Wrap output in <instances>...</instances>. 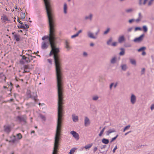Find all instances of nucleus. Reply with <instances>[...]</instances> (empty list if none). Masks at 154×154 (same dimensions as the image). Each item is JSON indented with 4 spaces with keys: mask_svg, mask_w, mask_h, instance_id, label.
Instances as JSON below:
<instances>
[{
    "mask_svg": "<svg viewBox=\"0 0 154 154\" xmlns=\"http://www.w3.org/2000/svg\"><path fill=\"white\" fill-rule=\"evenodd\" d=\"M43 1L48 18L50 33L49 37L45 36L42 37V39L43 40L47 39V42H49L50 44L52 49L50 55L53 54L55 65L58 98H63V90L61 71V60L59 54L60 51L58 48L56 47L54 42L56 38L55 33V25L54 22L53 11L50 0H43Z\"/></svg>",
    "mask_w": 154,
    "mask_h": 154,
    "instance_id": "nucleus-1",
    "label": "nucleus"
},
{
    "mask_svg": "<svg viewBox=\"0 0 154 154\" xmlns=\"http://www.w3.org/2000/svg\"><path fill=\"white\" fill-rule=\"evenodd\" d=\"M26 55H28L29 56L28 57H25L24 56H22V59L20 61V63L22 64H23L24 63V62L23 61V60H25V62L26 63H29L31 61V60L33 59L32 57L35 58V57H33L31 55L30 56L29 54H26Z\"/></svg>",
    "mask_w": 154,
    "mask_h": 154,
    "instance_id": "nucleus-2",
    "label": "nucleus"
},
{
    "mask_svg": "<svg viewBox=\"0 0 154 154\" xmlns=\"http://www.w3.org/2000/svg\"><path fill=\"white\" fill-rule=\"evenodd\" d=\"M70 41L68 39L65 40V48L68 51L72 49V47L70 45Z\"/></svg>",
    "mask_w": 154,
    "mask_h": 154,
    "instance_id": "nucleus-3",
    "label": "nucleus"
},
{
    "mask_svg": "<svg viewBox=\"0 0 154 154\" xmlns=\"http://www.w3.org/2000/svg\"><path fill=\"white\" fill-rule=\"evenodd\" d=\"M130 102L132 104H134L136 102L137 98L136 96L134 94H131L130 97Z\"/></svg>",
    "mask_w": 154,
    "mask_h": 154,
    "instance_id": "nucleus-4",
    "label": "nucleus"
},
{
    "mask_svg": "<svg viewBox=\"0 0 154 154\" xmlns=\"http://www.w3.org/2000/svg\"><path fill=\"white\" fill-rule=\"evenodd\" d=\"M1 20L2 23H6L7 22H10V20L8 18V17L5 15H3L1 17Z\"/></svg>",
    "mask_w": 154,
    "mask_h": 154,
    "instance_id": "nucleus-5",
    "label": "nucleus"
},
{
    "mask_svg": "<svg viewBox=\"0 0 154 154\" xmlns=\"http://www.w3.org/2000/svg\"><path fill=\"white\" fill-rule=\"evenodd\" d=\"M32 67H31L29 65H25L24 66V72H29L30 70L32 68V66L31 65Z\"/></svg>",
    "mask_w": 154,
    "mask_h": 154,
    "instance_id": "nucleus-6",
    "label": "nucleus"
},
{
    "mask_svg": "<svg viewBox=\"0 0 154 154\" xmlns=\"http://www.w3.org/2000/svg\"><path fill=\"white\" fill-rule=\"evenodd\" d=\"M70 133L76 140H78L79 139V134L75 131H71Z\"/></svg>",
    "mask_w": 154,
    "mask_h": 154,
    "instance_id": "nucleus-7",
    "label": "nucleus"
},
{
    "mask_svg": "<svg viewBox=\"0 0 154 154\" xmlns=\"http://www.w3.org/2000/svg\"><path fill=\"white\" fill-rule=\"evenodd\" d=\"M87 35L88 37L95 39L97 38L96 36H94V34L91 31H88L87 32Z\"/></svg>",
    "mask_w": 154,
    "mask_h": 154,
    "instance_id": "nucleus-8",
    "label": "nucleus"
},
{
    "mask_svg": "<svg viewBox=\"0 0 154 154\" xmlns=\"http://www.w3.org/2000/svg\"><path fill=\"white\" fill-rule=\"evenodd\" d=\"M144 36V34L141 35L140 37L135 38L134 39V41L135 42H141L143 40Z\"/></svg>",
    "mask_w": 154,
    "mask_h": 154,
    "instance_id": "nucleus-9",
    "label": "nucleus"
},
{
    "mask_svg": "<svg viewBox=\"0 0 154 154\" xmlns=\"http://www.w3.org/2000/svg\"><path fill=\"white\" fill-rule=\"evenodd\" d=\"M90 124V121L89 119L87 117H85V118L84 125L85 126H89Z\"/></svg>",
    "mask_w": 154,
    "mask_h": 154,
    "instance_id": "nucleus-10",
    "label": "nucleus"
},
{
    "mask_svg": "<svg viewBox=\"0 0 154 154\" xmlns=\"http://www.w3.org/2000/svg\"><path fill=\"white\" fill-rule=\"evenodd\" d=\"M125 38L123 35L120 36L118 38V42L119 43H122L125 41Z\"/></svg>",
    "mask_w": 154,
    "mask_h": 154,
    "instance_id": "nucleus-11",
    "label": "nucleus"
},
{
    "mask_svg": "<svg viewBox=\"0 0 154 154\" xmlns=\"http://www.w3.org/2000/svg\"><path fill=\"white\" fill-rule=\"evenodd\" d=\"M26 93L28 97L29 98H32L35 100H36V98L37 97V95L36 94L35 96H32L31 94V92L29 90H28Z\"/></svg>",
    "mask_w": 154,
    "mask_h": 154,
    "instance_id": "nucleus-12",
    "label": "nucleus"
},
{
    "mask_svg": "<svg viewBox=\"0 0 154 154\" xmlns=\"http://www.w3.org/2000/svg\"><path fill=\"white\" fill-rule=\"evenodd\" d=\"M112 38L110 39L107 42V44L109 45H110L112 46H116V42H113L112 43Z\"/></svg>",
    "mask_w": 154,
    "mask_h": 154,
    "instance_id": "nucleus-13",
    "label": "nucleus"
},
{
    "mask_svg": "<svg viewBox=\"0 0 154 154\" xmlns=\"http://www.w3.org/2000/svg\"><path fill=\"white\" fill-rule=\"evenodd\" d=\"M72 120L74 122H77L79 120L78 116L74 114H73L72 115Z\"/></svg>",
    "mask_w": 154,
    "mask_h": 154,
    "instance_id": "nucleus-14",
    "label": "nucleus"
},
{
    "mask_svg": "<svg viewBox=\"0 0 154 154\" xmlns=\"http://www.w3.org/2000/svg\"><path fill=\"white\" fill-rule=\"evenodd\" d=\"M49 42H44L42 43V49H45L48 46V44Z\"/></svg>",
    "mask_w": 154,
    "mask_h": 154,
    "instance_id": "nucleus-15",
    "label": "nucleus"
},
{
    "mask_svg": "<svg viewBox=\"0 0 154 154\" xmlns=\"http://www.w3.org/2000/svg\"><path fill=\"white\" fill-rule=\"evenodd\" d=\"M68 7L66 3H64L63 5V12L65 14H66L67 13Z\"/></svg>",
    "mask_w": 154,
    "mask_h": 154,
    "instance_id": "nucleus-16",
    "label": "nucleus"
},
{
    "mask_svg": "<svg viewBox=\"0 0 154 154\" xmlns=\"http://www.w3.org/2000/svg\"><path fill=\"white\" fill-rule=\"evenodd\" d=\"M93 17V15L91 14H90L89 15L85 16V20H92Z\"/></svg>",
    "mask_w": 154,
    "mask_h": 154,
    "instance_id": "nucleus-17",
    "label": "nucleus"
},
{
    "mask_svg": "<svg viewBox=\"0 0 154 154\" xmlns=\"http://www.w3.org/2000/svg\"><path fill=\"white\" fill-rule=\"evenodd\" d=\"M147 2H148V0H139V4L140 5H145Z\"/></svg>",
    "mask_w": 154,
    "mask_h": 154,
    "instance_id": "nucleus-18",
    "label": "nucleus"
},
{
    "mask_svg": "<svg viewBox=\"0 0 154 154\" xmlns=\"http://www.w3.org/2000/svg\"><path fill=\"white\" fill-rule=\"evenodd\" d=\"M11 130V127L9 126H5L4 127V131L7 133H9Z\"/></svg>",
    "mask_w": 154,
    "mask_h": 154,
    "instance_id": "nucleus-19",
    "label": "nucleus"
},
{
    "mask_svg": "<svg viewBox=\"0 0 154 154\" xmlns=\"http://www.w3.org/2000/svg\"><path fill=\"white\" fill-rule=\"evenodd\" d=\"M138 18L136 19L135 20V22L137 23H138L140 22L142 18V16L141 15V14L140 13H139L138 14Z\"/></svg>",
    "mask_w": 154,
    "mask_h": 154,
    "instance_id": "nucleus-20",
    "label": "nucleus"
},
{
    "mask_svg": "<svg viewBox=\"0 0 154 154\" xmlns=\"http://www.w3.org/2000/svg\"><path fill=\"white\" fill-rule=\"evenodd\" d=\"M14 38L17 41H19L20 40V36L17 34H14Z\"/></svg>",
    "mask_w": 154,
    "mask_h": 154,
    "instance_id": "nucleus-21",
    "label": "nucleus"
},
{
    "mask_svg": "<svg viewBox=\"0 0 154 154\" xmlns=\"http://www.w3.org/2000/svg\"><path fill=\"white\" fill-rule=\"evenodd\" d=\"M115 131V130L114 129H109L106 132V135H109L110 134L114 132Z\"/></svg>",
    "mask_w": 154,
    "mask_h": 154,
    "instance_id": "nucleus-22",
    "label": "nucleus"
},
{
    "mask_svg": "<svg viewBox=\"0 0 154 154\" xmlns=\"http://www.w3.org/2000/svg\"><path fill=\"white\" fill-rule=\"evenodd\" d=\"M130 63L133 65L136 66V62L135 60L133 59H130Z\"/></svg>",
    "mask_w": 154,
    "mask_h": 154,
    "instance_id": "nucleus-23",
    "label": "nucleus"
},
{
    "mask_svg": "<svg viewBox=\"0 0 154 154\" xmlns=\"http://www.w3.org/2000/svg\"><path fill=\"white\" fill-rule=\"evenodd\" d=\"M134 11V9L132 8H128L125 10V12L127 13H130Z\"/></svg>",
    "mask_w": 154,
    "mask_h": 154,
    "instance_id": "nucleus-24",
    "label": "nucleus"
},
{
    "mask_svg": "<svg viewBox=\"0 0 154 154\" xmlns=\"http://www.w3.org/2000/svg\"><path fill=\"white\" fill-rule=\"evenodd\" d=\"M92 146V144L91 143L85 146L83 148H85L86 149H89Z\"/></svg>",
    "mask_w": 154,
    "mask_h": 154,
    "instance_id": "nucleus-25",
    "label": "nucleus"
},
{
    "mask_svg": "<svg viewBox=\"0 0 154 154\" xmlns=\"http://www.w3.org/2000/svg\"><path fill=\"white\" fill-rule=\"evenodd\" d=\"M102 142L105 144H107L109 142V140L107 139L103 138L102 140Z\"/></svg>",
    "mask_w": 154,
    "mask_h": 154,
    "instance_id": "nucleus-26",
    "label": "nucleus"
},
{
    "mask_svg": "<svg viewBox=\"0 0 154 154\" xmlns=\"http://www.w3.org/2000/svg\"><path fill=\"white\" fill-rule=\"evenodd\" d=\"M21 18L22 19H24L25 17V14L24 12H22L20 14Z\"/></svg>",
    "mask_w": 154,
    "mask_h": 154,
    "instance_id": "nucleus-27",
    "label": "nucleus"
},
{
    "mask_svg": "<svg viewBox=\"0 0 154 154\" xmlns=\"http://www.w3.org/2000/svg\"><path fill=\"white\" fill-rule=\"evenodd\" d=\"M76 149V148H73L71 149L70 151V152H69L68 154H73L75 152V150Z\"/></svg>",
    "mask_w": 154,
    "mask_h": 154,
    "instance_id": "nucleus-28",
    "label": "nucleus"
},
{
    "mask_svg": "<svg viewBox=\"0 0 154 154\" xmlns=\"http://www.w3.org/2000/svg\"><path fill=\"white\" fill-rule=\"evenodd\" d=\"M116 63V57H114L112 58L110 60V63L112 64H114Z\"/></svg>",
    "mask_w": 154,
    "mask_h": 154,
    "instance_id": "nucleus-29",
    "label": "nucleus"
},
{
    "mask_svg": "<svg viewBox=\"0 0 154 154\" xmlns=\"http://www.w3.org/2000/svg\"><path fill=\"white\" fill-rule=\"evenodd\" d=\"M154 0H149L148 1L147 4V6H151L153 3Z\"/></svg>",
    "mask_w": 154,
    "mask_h": 154,
    "instance_id": "nucleus-30",
    "label": "nucleus"
},
{
    "mask_svg": "<svg viewBox=\"0 0 154 154\" xmlns=\"http://www.w3.org/2000/svg\"><path fill=\"white\" fill-rule=\"evenodd\" d=\"M17 121H18L20 122L24 121V118L20 116H18L17 117Z\"/></svg>",
    "mask_w": 154,
    "mask_h": 154,
    "instance_id": "nucleus-31",
    "label": "nucleus"
},
{
    "mask_svg": "<svg viewBox=\"0 0 154 154\" xmlns=\"http://www.w3.org/2000/svg\"><path fill=\"white\" fill-rule=\"evenodd\" d=\"M121 51L119 53V54L120 55H123L125 54V49L123 48L120 49Z\"/></svg>",
    "mask_w": 154,
    "mask_h": 154,
    "instance_id": "nucleus-32",
    "label": "nucleus"
},
{
    "mask_svg": "<svg viewBox=\"0 0 154 154\" xmlns=\"http://www.w3.org/2000/svg\"><path fill=\"white\" fill-rule=\"evenodd\" d=\"M113 87L114 88L116 87V84H115L114 83H112L109 86V88L110 90H111Z\"/></svg>",
    "mask_w": 154,
    "mask_h": 154,
    "instance_id": "nucleus-33",
    "label": "nucleus"
},
{
    "mask_svg": "<svg viewBox=\"0 0 154 154\" xmlns=\"http://www.w3.org/2000/svg\"><path fill=\"white\" fill-rule=\"evenodd\" d=\"M110 30V29L109 28H108L106 30H105L103 32L104 35H106L108 34Z\"/></svg>",
    "mask_w": 154,
    "mask_h": 154,
    "instance_id": "nucleus-34",
    "label": "nucleus"
},
{
    "mask_svg": "<svg viewBox=\"0 0 154 154\" xmlns=\"http://www.w3.org/2000/svg\"><path fill=\"white\" fill-rule=\"evenodd\" d=\"M146 49V48L145 47H143L141 48H140L138 50V52H140L141 51H144Z\"/></svg>",
    "mask_w": 154,
    "mask_h": 154,
    "instance_id": "nucleus-35",
    "label": "nucleus"
},
{
    "mask_svg": "<svg viewBox=\"0 0 154 154\" xmlns=\"http://www.w3.org/2000/svg\"><path fill=\"white\" fill-rule=\"evenodd\" d=\"M121 67L122 69L123 70H126L127 68V66L125 64H124L122 65L121 66Z\"/></svg>",
    "mask_w": 154,
    "mask_h": 154,
    "instance_id": "nucleus-36",
    "label": "nucleus"
},
{
    "mask_svg": "<svg viewBox=\"0 0 154 154\" xmlns=\"http://www.w3.org/2000/svg\"><path fill=\"white\" fill-rule=\"evenodd\" d=\"M105 129V128L104 127L103 128V129L101 130V131H100V134H99V135L100 137H101L102 135L103 134V133Z\"/></svg>",
    "mask_w": 154,
    "mask_h": 154,
    "instance_id": "nucleus-37",
    "label": "nucleus"
},
{
    "mask_svg": "<svg viewBox=\"0 0 154 154\" xmlns=\"http://www.w3.org/2000/svg\"><path fill=\"white\" fill-rule=\"evenodd\" d=\"M143 30L144 32H146L147 31V30H148L147 28V27L145 25V26H143Z\"/></svg>",
    "mask_w": 154,
    "mask_h": 154,
    "instance_id": "nucleus-38",
    "label": "nucleus"
},
{
    "mask_svg": "<svg viewBox=\"0 0 154 154\" xmlns=\"http://www.w3.org/2000/svg\"><path fill=\"white\" fill-rule=\"evenodd\" d=\"M131 126L130 125L126 126L123 130V132H125V131L128 130L130 128Z\"/></svg>",
    "mask_w": 154,
    "mask_h": 154,
    "instance_id": "nucleus-39",
    "label": "nucleus"
},
{
    "mask_svg": "<svg viewBox=\"0 0 154 154\" xmlns=\"http://www.w3.org/2000/svg\"><path fill=\"white\" fill-rule=\"evenodd\" d=\"M99 97L97 96H94L92 97V99L94 100H97L98 99Z\"/></svg>",
    "mask_w": 154,
    "mask_h": 154,
    "instance_id": "nucleus-40",
    "label": "nucleus"
},
{
    "mask_svg": "<svg viewBox=\"0 0 154 154\" xmlns=\"http://www.w3.org/2000/svg\"><path fill=\"white\" fill-rule=\"evenodd\" d=\"M78 35H78V33H76L75 34L72 35L71 36V38H74L78 36Z\"/></svg>",
    "mask_w": 154,
    "mask_h": 154,
    "instance_id": "nucleus-41",
    "label": "nucleus"
},
{
    "mask_svg": "<svg viewBox=\"0 0 154 154\" xmlns=\"http://www.w3.org/2000/svg\"><path fill=\"white\" fill-rule=\"evenodd\" d=\"M17 138L19 139H21L22 137V136L21 134L20 133H19V134H17Z\"/></svg>",
    "mask_w": 154,
    "mask_h": 154,
    "instance_id": "nucleus-42",
    "label": "nucleus"
},
{
    "mask_svg": "<svg viewBox=\"0 0 154 154\" xmlns=\"http://www.w3.org/2000/svg\"><path fill=\"white\" fill-rule=\"evenodd\" d=\"M39 117L41 118L43 120H45V118L44 116L42 115H40L39 116Z\"/></svg>",
    "mask_w": 154,
    "mask_h": 154,
    "instance_id": "nucleus-43",
    "label": "nucleus"
},
{
    "mask_svg": "<svg viewBox=\"0 0 154 154\" xmlns=\"http://www.w3.org/2000/svg\"><path fill=\"white\" fill-rule=\"evenodd\" d=\"M145 69L144 68H143L142 69L141 72L142 75L144 74L145 72Z\"/></svg>",
    "mask_w": 154,
    "mask_h": 154,
    "instance_id": "nucleus-44",
    "label": "nucleus"
},
{
    "mask_svg": "<svg viewBox=\"0 0 154 154\" xmlns=\"http://www.w3.org/2000/svg\"><path fill=\"white\" fill-rule=\"evenodd\" d=\"M134 21H135V20L134 19H131L129 20L128 21L129 23H131Z\"/></svg>",
    "mask_w": 154,
    "mask_h": 154,
    "instance_id": "nucleus-45",
    "label": "nucleus"
},
{
    "mask_svg": "<svg viewBox=\"0 0 154 154\" xmlns=\"http://www.w3.org/2000/svg\"><path fill=\"white\" fill-rule=\"evenodd\" d=\"M18 27L20 28L24 29L25 27H24V25L23 23V24H21L18 26Z\"/></svg>",
    "mask_w": 154,
    "mask_h": 154,
    "instance_id": "nucleus-46",
    "label": "nucleus"
},
{
    "mask_svg": "<svg viewBox=\"0 0 154 154\" xmlns=\"http://www.w3.org/2000/svg\"><path fill=\"white\" fill-rule=\"evenodd\" d=\"M142 30L141 28L140 27H136L135 28V31H136L137 30Z\"/></svg>",
    "mask_w": 154,
    "mask_h": 154,
    "instance_id": "nucleus-47",
    "label": "nucleus"
},
{
    "mask_svg": "<svg viewBox=\"0 0 154 154\" xmlns=\"http://www.w3.org/2000/svg\"><path fill=\"white\" fill-rule=\"evenodd\" d=\"M83 56L84 57H86L88 56V54L86 52H84L83 53Z\"/></svg>",
    "mask_w": 154,
    "mask_h": 154,
    "instance_id": "nucleus-48",
    "label": "nucleus"
},
{
    "mask_svg": "<svg viewBox=\"0 0 154 154\" xmlns=\"http://www.w3.org/2000/svg\"><path fill=\"white\" fill-rule=\"evenodd\" d=\"M133 29V28L132 27H130V28H129L128 29H127V31L128 32H130L132 30V29Z\"/></svg>",
    "mask_w": 154,
    "mask_h": 154,
    "instance_id": "nucleus-49",
    "label": "nucleus"
},
{
    "mask_svg": "<svg viewBox=\"0 0 154 154\" xmlns=\"http://www.w3.org/2000/svg\"><path fill=\"white\" fill-rule=\"evenodd\" d=\"M17 21L21 24H23V23H22V22H21V21H20V19H19V18L18 17V19H17Z\"/></svg>",
    "mask_w": 154,
    "mask_h": 154,
    "instance_id": "nucleus-50",
    "label": "nucleus"
},
{
    "mask_svg": "<svg viewBox=\"0 0 154 154\" xmlns=\"http://www.w3.org/2000/svg\"><path fill=\"white\" fill-rule=\"evenodd\" d=\"M24 27L25 28H24V29H27L29 28V26L27 24H25V25H24Z\"/></svg>",
    "mask_w": 154,
    "mask_h": 154,
    "instance_id": "nucleus-51",
    "label": "nucleus"
},
{
    "mask_svg": "<svg viewBox=\"0 0 154 154\" xmlns=\"http://www.w3.org/2000/svg\"><path fill=\"white\" fill-rule=\"evenodd\" d=\"M150 109L151 110H152L153 109H154V104H152L151 105Z\"/></svg>",
    "mask_w": 154,
    "mask_h": 154,
    "instance_id": "nucleus-52",
    "label": "nucleus"
},
{
    "mask_svg": "<svg viewBox=\"0 0 154 154\" xmlns=\"http://www.w3.org/2000/svg\"><path fill=\"white\" fill-rule=\"evenodd\" d=\"M97 148L96 147H94V152H95L97 150Z\"/></svg>",
    "mask_w": 154,
    "mask_h": 154,
    "instance_id": "nucleus-53",
    "label": "nucleus"
},
{
    "mask_svg": "<svg viewBox=\"0 0 154 154\" xmlns=\"http://www.w3.org/2000/svg\"><path fill=\"white\" fill-rule=\"evenodd\" d=\"M48 61L49 62V63H51L52 62V60L50 59H48Z\"/></svg>",
    "mask_w": 154,
    "mask_h": 154,
    "instance_id": "nucleus-54",
    "label": "nucleus"
},
{
    "mask_svg": "<svg viewBox=\"0 0 154 154\" xmlns=\"http://www.w3.org/2000/svg\"><path fill=\"white\" fill-rule=\"evenodd\" d=\"M82 30H79L77 32V33H78V35H79V34L81 33L82 32Z\"/></svg>",
    "mask_w": 154,
    "mask_h": 154,
    "instance_id": "nucleus-55",
    "label": "nucleus"
},
{
    "mask_svg": "<svg viewBox=\"0 0 154 154\" xmlns=\"http://www.w3.org/2000/svg\"><path fill=\"white\" fill-rule=\"evenodd\" d=\"M142 54L144 56L146 55V53L144 51H143Z\"/></svg>",
    "mask_w": 154,
    "mask_h": 154,
    "instance_id": "nucleus-56",
    "label": "nucleus"
},
{
    "mask_svg": "<svg viewBox=\"0 0 154 154\" xmlns=\"http://www.w3.org/2000/svg\"><path fill=\"white\" fill-rule=\"evenodd\" d=\"M116 140V137L113 138L112 140L110 141V142H112L113 141Z\"/></svg>",
    "mask_w": 154,
    "mask_h": 154,
    "instance_id": "nucleus-57",
    "label": "nucleus"
},
{
    "mask_svg": "<svg viewBox=\"0 0 154 154\" xmlns=\"http://www.w3.org/2000/svg\"><path fill=\"white\" fill-rule=\"evenodd\" d=\"M94 45V44L93 43H91L90 44V46L91 47H93Z\"/></svg>",
    "mask_w": 154,
    "mask_h": 154,
    "instance_id": "nucleus-58",
    "label": "nucleus"
},
{
    "mask_svg": "<svg viewBox=\"0 0 154 154\" xmlns=\"http://www.w3.org/2000/svg\"><path fill=\"white\" fill-rule=\"evenodd\" d=\"M98 32H99V31H98V32H96L95 33V35H94V36H96L97 37V35L98 34Z\"/></svg>",
    "mask_w": 154,
    "mask_h": 154,
    "instance_id": "nucleus-59",
    "label": "nucleus"
},
{
    "mask_svg": "<svg viewBox=\"0 0 154 154\" xmlns=\"http://www.w3.org/2000/svg\"><path fill=\"white\" fill-rule=\"evenodd\" d=\"M131 131L128 132L127 133H126L125 134V135H127L128 134L129 132H130Z\"/></svg>",
    "mask_w": 154,
    "mask_h": 154,
    "instance_id": "nucleus-60",
    "label": "nucleus"
},
{
    "mask_svg": "<svg viewBox=\"0 0 154 154\" xmlns=\"http://www.w3.org/2000/svg\"><path fill=\"white\" fill-rule=\"evenodd\" d=\"M115 150H116V147H115L114 148V149H113V152H115Z\"/></svg>",
    "mask_w": 154,
    "mask_h": 154,
    "instance_id": "nucleus-61",
    "label": "nucleus"
},
{
    "mask_svg": "<svg viewBox=\"0 0 154 154\" xmlns=\"http://www.w3.org/2000/svg\"><path fill=\"white\" fill-rule=\"evenodd\" d=\"M13 99H11L10 100V101H13Z\"/></svg>",
    "mask_w": 154,
    "mask_h": 154,
    "instance_id": "nucleus-62",
    "label": "nucleus"
},
{
    "mask_svg": "<svg viewBox=\"0 0 154 154\" xmlns=\"http://www.w3.org/2000/svg\"><path fill=\"white\" fill-rule=\"evenodd\" d=\"M35 131H32L31 133H34Z\"/></svg>",
    "mask_w": 154,
    "mask_h": 154,
    "instance_id": "nucleus-63",
    "label": "nucleus"
},
{
    "mask_svg": "<svg viewBox=\"0 0 154 154\" xmlns=\"http://www.w3.org/2000/svg\"><path fill=\"white\" fill-rule=\"evenodd\" d=\"M14 9H17V7H14Z\"/></svg>",
    "mask_w": 154,
    "mask_h": 154,
    "instance_id": "nucleus-64",
    "label": "nucleus"
}]
</instances>
